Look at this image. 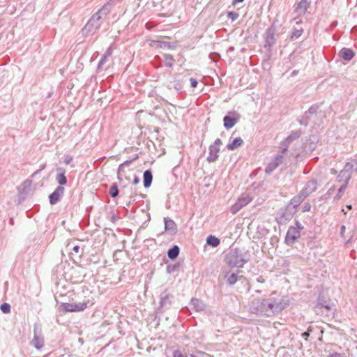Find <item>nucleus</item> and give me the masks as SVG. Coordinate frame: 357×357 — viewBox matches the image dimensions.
<instances>
[{"mask_svg":"<svg viewBox=\"0 0 357 357\" xmlns=\"http://www.w3.org/2000/svg\"><path fill=\"white\" fill-rule=\"evenodd\" d=\"M266 310L265 315L271 317L278 314L289 305L288 297L273 292L265 299Z\"/></svg>","mask_w":357,"mask_h":357,"instance_id":"f257e3e1","label":"nucleus"},{"mask_svg":"<svg viewBox=\"0 0 357 357\" xmlns=\"http://www.w3.org/2000/svg\"><path fill=\"white\" fill-rule=\"evenodd\" d=\"M112 4L110 3H106L102 8H100L96 13H95L89 20L85 27L83 29L84 33L97 30L100 28L103 20L110 13Z\"/></svg>","mask_w":357,"mask_h":357,"instance_id":"f03ea898","label":"nucleus"},{"mask_svg":"<svg viewBox=\"0 0 357 357\" xmlns=\"http://www.w3.org/2000/svg\"><path fill=\"white\" fill-rule=\"evenodd\" d=\"M250 259V255L245 249H231L226 257V262L231 267L241 268Z\"/></svg>","mask_w":357,"mask_h":357,"instance_id":"7ed1b4c3","label":"nucleus"},{"mask_svg":"<svg viewBox=\"0 0 357 357\" xmlns=\"http://www.w3.org/2000/svg\"><path fill=\"white\" fill-rule=\"evenodd\" d=\"M266 298L252 295L248 305V310L253 314L265 315L266 310Z\"/></svg>","mask_w":357,"mask_h":357,"instance_id":"20e7f679","label":"nucleus"},{"mask_svg":"<svg viewBox=\"0 0 357 357\" xmlns=\"http://www.w3.org/2000/svg\"><path fill=\"white\" fill-rule=\"evenodd\" d=\"M317 314H325L326 317L334 316L335 307L331 301H326L321 296L319 297L317 303L314 307Z\"/></svg>","mask_w":357,"mask_h":357,"instance_id":"39448f33","label":"nucleus"},{"mask_svg":"<svg viewBox=\"0 0 357 357\" xmlns=\"http://www.w3.org/2000/svg\"><path fill=\"white\" fill-rule=\"evenodd\" d=\"M93 304V303L92 301L87 300L84 302H75L73 303H65L62 304V307L65 311L73 312L83 311L88 305H92Z\"/></svg>","mask_w":357,"mask_h":357,"instance_id":"423d86ee","label":"nucleus"},{"mask_svg":"<svg viewBox=\"0 0 357 357\" xmlns=\"http://www.w3.org/2000/svg\"><path fill=\"white\" fill-rule=\"evenodd\" d=\"M252 199L249 194H242L237 202L231 206V213H236L243 207L248 204Z\"/></svg>","mask_w":357,"mask_h":357,"instance_id":"0eeeda50","label":"nucleus"},{"mask_svg":"<svg viewBox=\"0 0 357 357\" xmlns=\"http://www.w3.org/2000/svg\"><path fill=\"white\" fill-rule=\"evenodd\" d=\"M287 153H283L282 151L281 153L277 154L272 161H271L265 169V172L268 174H271L280 165H281L284 162V155Z\"/></svg>","mask_w":357,"mask_h":357,"instance_id":"6e6552de","label":"nucleus"},{"mask_svg":"<svg viewBox=\"0 0 357 357\" xmlns=\"http://www.w3.org/2000/svg\"><path fill=\"white\" fill-rule=\"evenodd\" d=\"M239 119V115L236 112H229L228 115L223 119L224 127L226 129L233 128Z\"/></svg>","mask_w":357,"mask_h":357,"instance_id":"1a4fd4ad","label":"nucleus"},{"mask_svg":"<svg viewBox=\"0 0 357 357\" xmlns=\"http://www.w3.org/2000/svg\"><path fill=\"white\" fill-rule=\"evenodd\" d=\"M305 199V197H304L301 192L298 196H295L291 199V202L287 206V208L289 211L291 215L295 213L296 207L298 206Z\"/></svg>","mask_w":357,"mask_h":357,"instance_id":"9d476101","label":"nucleus"},{"mask_svg":"<svg viewBox=\"0 0 357 357\" xmlns=\"http://www.w3.org/2000/svg\"><path fill=\"white\" fill-rule=\"evenodd\" d=\"M34 336L31 342V344L36 349L40 350L44 346V338L41 334L38 331V328L34 327L33 329Z\"/></svg>","mask_w":357,"mask_h":357,"instance_id":"9b49d317","label":"nucleus"},{"mask_svg":"<svg viewBox=\"0 0 357 357\" xmlns=\"http://www.w3.org/2000/svg\"><path fill=\"white\" fill-rule=\"evenodd\" d=\"M299 236L300 231L296 227H291L287 231L285 240L288 244H293Z\"/></svg>","mask_w":357,"mask_h":357,"instance_id":"f8f14e48","label":"nucleus"},{"mask_svg":"<svg viewBox=\"0 0 357 357\" xmlns=\"http://www.w3.org/2000/svg\"><path fill=\"white\" fill-rule=\"evenodd\" d=\"M64 193V188L59 186L56 190L50 195V203L52 205L56 204Z\"/></svg>","mask_w":357,"mask_h":357,"instance_id":"ddd939ff","label":"nucleus"},{"mask_svg":"<svg viewBox=\"0 0 357 357\" xmlns=\"http://www.w3.org/2000/svg\"><path fill=\"white\" fill-rule=\"evenodd\" d=\"M300 137V133L298 132H292L289 137H287L285 140L282 142V151L283 153H287V149L289 144L294 140L298 139Z\"/></svg>","mask_w":357,"mask_h":357,"instance_id":"4468645a","label":"nucleus"},{"mask_svg":"<svg viewBox=\"0 0 357 357\" xmlns=\"http://www.w3.org/2000/svg\"><path fill=\"white\" fill-rule=\"evenodd\" d=\"M317 189V182L314 180L308 181L305 188L301 190V193L305 197V198Z\"/></svg>","mask_w":357,"mask_h":357,"instance_id":"2eb2a0df","label":"nucleus"},{"mask_svg":"<svg viewBox=\"0 0 357 357\" xmlns=\"http://www.w3.org/2000/svg\"><path fill=\"white\" fill-rule=\"evenodd\" d=\"M164 222L165 231L171 235L175 234L177 231V227L175 222L172 220L167 218H164Z\"/></svg>","mask_w":357,"mask_h":357,"instance_id":"dca6fc26","label":"nucleus"},{"mask_svg":"<svg viewBox=\"0 0 357 357\" xmlns=\"http://www.w3.org/2000/svg\"><path fill=\"white\" fill-rule=\"evenodd\" d=\"M310 4V2L308 0H301L296 6L295 12L298 15H304L306 13Z\"/></svg>","mask_w":357,"mask_h":357,"instance_id":"f3484780","label":"nucleus"},{"mask_svg":"<svg viewBox=\"0 0 357 357\" xmlns=\"http://www.w3.org/2000/svg\"><path fill=\"white\" fill-rule=\"evenodd\" d=\"M190 305L192 307V309L195 310L197 312L203 311L206 307V305L204 304V303L202 301L199 300L197 298H192Z\"/></svg>","mask_w":357,"mask_h":357,"instance_id":"a211bd4d","label":"nucleus"},{"mask_svg":"<svg viewBox=\"0 0 357 357\" xmlns=\"http://www.w3.org/2000/svg\"><path fill=\"white\" fill-rule=\"evenodd\" d=\"M220 151V147L211 145L209 147V153L207 157V160L209 162H215L218 158V153Z\"/></svg>","mask_w":357,"mask_h":357,"instance_id":"6ab92c4d","label":"nucleus"},{"mask_svg":"<svg viewBox=\"0 0 357 357\" xmlns=\"http://www.w3.org/2000/svg\"><path fill=\"white\" fill-rule=\"evenodd\" d=\"M340 53L342 58L346 61H350L354 56V52L349 48H342Z\"/></svg>","mask_w":357,"mask_h":357,"instance_id":"aec40b11","label":"nucleus"},{"mask_svg":"<svg viewBox=\"0 0 357 357\" xmlns=\"http://www.w3.org/2000/svg\"><path fill=\"white\" fill-rule=\"evenodd\" d=\"M225 278L228 284L233 285L237 282L238 277L237 273L229 271L225 274Z\"/></svg>","mask_w":357,"mask_h":357,"instance_id":"412c9836","label":"nucleus"},{"mask_svg":"<svg viewBox=\"0 0 357 357\" xmlns=\"http://www.w3.org/2000/svg\"><path fill=\"white\" fill-rule=\"evenodd\" d=\"M153 176L150 170H146L144 173V185L145 188H149L152 182Z\"/></svg>","mask_w":357,"mask_h":357,"instance_id":"4be33fe9","label":"nucleus"},{"mask_svg":"<svg viewBox=\"0 0 357 357\" xmlns=\"http://www.w3.org/2000/svg\"><path fill=\"white\" fill-rule=\"evenodd\" d=\"M243 143V141L241 137H236L231 143L227 144V148L229 150H235L236 149L241 146Z\"/></svg>","mask_w":357,"mask_h":357,"instance_id":"5701e85b","label":"nucleus"},{"mask_svg":"<svg viewBox=\"0 0 357 357\" xmlns=\"http://www.w3.org/2000/svg\"><path fill=\"white\" fill-rule=\"evenodd\" d=\"M206 243L208 245L213 248H216L220 245V241L218 238L215 237V236L210 235L206 238Z\"/></svg>","mask_w":357,"mask_h":357,"instance_id":"b1692460","label":"nucleus"},{"mask_svg":"<svg viewBox=\"0 0 357 357\" xmlns=\"http://www.w3.org/2000/svg\"><path fill=\"white\" fill-rule=\"evenodd\" d=\"M58 171L59 173L56 176V181L58 183L61 185H65L67 183V179L65 176V172L63 169H59Z\"/></svg>","mask_w":357,"mask_h":357,"instance_id":"393cba45","label":"nucleus"},{"mask_svg":"<svg viewBox=\"0 0 357 357\" xmlns=\"http://www.w3.org/2000/svg\"><path fill=\"white\" fill-rule=\"evenodd\" d=\"M179 254V248L177 245H174L173 248L169 249L167 252L168 257L171 259H174L178 257Z\"/></svg>","mask_w":357,"mask_h":357,"instance_id":"a878e982","label":"nucleus"},{"mask_svg":"<svg viewBox=\"0 0 357 357\" xmlns=\"http://www.w3.org/2000/svg\"><path fill=\"white\" fill-rule=\"evenodd\" d=\"M348 180H349V178H347V181L345 182V183L344 185H342L338 190V192L337 194V195L335 197V199L337 200L341 198V197L342 196L347 186V183H348Z\"/></svg>","mask_w":357,"mask_h":357,"instance_id":"bb28decb","label":"nucleus"},{"mask_svg":"<svg viewBox=\"0 0 357 357\" xmlns=\"http://www.w3.org/2000/svg\"><path fill=\"white\" fill-rule=\"evenodd\" d=\"M109 195L112 197H116L119 195V189L116 184H113L109 188Z\"/></svg>","mask_w":357,"mask_h":357,"instance_id":"cd10ccee","label":"nucleus"},{"mask_svg":"<svg viewBox=\"0 0 357 357\" xmlns=\"http://www.w3.org/2000/svg\"><path fill=\"white\" fill-rule=\"evenodd\" d=\"M165 63L166 66H172L174 63V59L171 55L165 54Z\"/></svg>","mask_w":357,"mask_h":357,"instance_id":"c85d7f7f","label":"nucleus"},{"mask_svg":"<svg viewBox=\"0 0 357 357\" xmlns=\"http://www.w3.org/2000/svg\"><path fill=\"white\" fill-rule=\"evenodd\" d=\"M303 29H296L294 30L291 36V39H296L298 38L303 33Z\"/></svg>","mask_w":357,"mask_h":357,"instance_id":"c756f323","label":"nucleus"},{"mask_svg":"<svg viewBox=\"0 0 357 357\" xmlns=\"http://www.w3.org/2000/svg\"><path fill=\"white\" fill-rule=\"evenodd\" d=\"M1 310L3 313H9L10 312V305L8 303H4L0 306Z\"/></svg>","mask_w":357,"mask_h":357,"instance_id":"7c9ffc66","label":"nucleus"},{"mask_svg":"<svg viewBox=\"0 0 357 357\" xmlns=\"http://www.w3.org/2000/svg\"><path fill=\"white\" fill-rule=\"evenodd\" d=\"M227 17L232 21H234L238 17V14L236 12L230 11L228 12Z\"/></svg>","mask_w":357,"mask_h":357,"instance_id":"2f4dec72","label":"nucleus"},{"mask_svg":"<svg viewBox=\"0 0 357 357\" xmlns=\"http://www.w3.org/2000/svg\"><path fill=\"white\" fill-rule=\"evenodd\" d=\"M107 58L108 57H107V55H104L103 56V57L101 59V60L100 61V62L98 63V68L99 69L103 68V66L105 63Z\"/></svg>","mask_w":357,"mask_h":357,"instance_id":"473e14b6","label":"nucleus"},{"mask_svg":"<svg viewBox=\"0 0 357 357\" xmlns=\"http://www.w3.org/2000/svg\"><path fill=\"white\" fill-rule=\"evenodd\" d=\"M72 161H73V157L71 155H67L65 156L64 163L66 165L70 164Z\"/></svg>","mask_w":357,"mask_h":357,"instance_id":"72a5a7b5","label":"nucleus"},{"mask_svg":"<svg viewBox=\"0 0 357 357\" xmlns=\"http://www.w3.org/2000/svg\"><path fill=\"white\" fill-rule=\"evenodd\" d=\"M311 208V206L310 204L308 203H305L304 204V206H303V212H307V211H309Z\"/></svg>","mask_w":357,"mask_h":357,"instance_id":"f704fd0d","label":"nucleus"},{"mask_svg":"<svg viewBox=\"0 0 357 357\" xmlns=\"http://www.w3.org/2000/svg\"><path fill=\"white\" fill-rule=\"evenodd\" d=\"M190 85L192 87L195 88L197 86V81L194 78H190Z\"/></svg>","mask_w":357,"mask_h":357,"instance_id":"c9c22d12","label":"nucleus"},{"mask_svg":"<svg viewBox=\"0 0 357 357\" xmlns=\"http://www.w3.org/2000/svg\"><path fill=\"white\" fill-rule=\"evenodd\" d=\"M327 357H344V355L340 353H333L329 354Z\"/></svg>","mask_w":357,"mask_h":357,"instance_id":"e433bc0d","label":"nucleus"},{"mask_svg":"<svg viewBox=\"0 0 357 357\" xmlns=\"http://www.w3.org/2000/svg\"><path fill=\"white\" fill-rule=\"evenodd\" d=\"M174 357H188V356L185 354H183L180 351H176L174 354Z\"/></svg>","mask_w":357,"mask_h":357,"instance_id":"4c0bfd02","label":"nucleus"},{"mask_svg":"<svg viewBox=\"0 0 357 357\" xmlns=\"http://www.w3.org/2000/svg\"><path fill=\"white\" fill-rule=\"evenodd\" d=\"M317 107H315V106H312V107H311L308 109L307 113H309V114H314V113H315V112H317Z\"/></svg>","mask_w":357,"mask_h":357,"instance_id":"58836bf2","label":"nucleus"},{"mask_svg":"<svg viewBox=\"0 0 357 357\" xmlns=\"http://www.w3.org/2000/svg\"><path fill=\"white\" fill-rule=\"evenodd\" d=\"M221 144H222L221 139H217L212 145L215 146L216 147H220Z\"/></svg>","mask_w":357,"mask_h":357,"instance_id":"ea45409f","label":"nucleus"},{"mask_svg":"<svg viewBox=\"0 0 357 357\" xmlns=\"http://www.w3.org/2000/svg\"><path fill=\"white\" fill-rule=\"evenodd\" d=\"M311 331L310 328H308L307 331L303 333L302 336L306 340L307 337L310 335V332Z\"/></svg>","mask_w":357,"mask_h":357,"instance_id":"a19ab883","label":"nucleus"},{"mask_svg":"<svg viewBox=\"0 0 357 357\" xmlns=\"http://www.w3.org/2000/svg\"><path fill=\"white\" fill-rule=\"evenodd\" d=\"M346 231V227L344 225H342L340 228V236L342 237H344V233Z\"/></svg>","mask_w":357,"mask_h":357,"instance_id":"79ce46f5","label":"nucleus"},{"mask_svg":"<svg viewBox=\"0 0 357 357\" xmlns=\"http://www.w3.org/2000/svg\"><path fill=\"white\" fill-rule=\"evenodd\" d=\"M112 50L111 47H109L104 55H107V57H109L112 55Z\"/></svg>","mask_w":357,"mask_h":357,"instance_id":"37998d69","label":"nucleus"},{"mask_svg":"<svg viewBox=\"0 0 357 357\" xmlns=\"http://www.w3.org/2000/svg\"><path fill=\"white\" fill-rule=\"evenodd\" d=\"M72 250L76 252V253H79V250H80V248L79 245H74L72 248Z\"/></svg>","mask_w":357,"mask_h":357,"instance_id":"c03bdc74","label":"nucleus"},{"mask_svg":"<svg viewBox=\"0 0 357 357\" xmlns=\"http://www.w3.org/2000/svg\"><path fill=\"white\" fill-rule=\"evenodd\" d=\"M257 282H261V283H263V282H265V279L263 277H261V276L259 277L257 279Z\"/></svg>","mask_w":357,"mask_h":357,"instance_id":"a18cd8bd","label":"nucleus"},{"mask_svg":"<svg viewBox=\"0 0 357 357\" xmlns=\"http://www.w3.org/2000/svg\"><path fill=\"white\" fill-rule=\"evenodd\" d=\"M139 182V178L137 176H135V178H134V180H133V183L134 184H137Z\"/></svg>","mask_w":357,"mask_h":357,"instance_id":"49530a36","label":"nucleus"},{"mask_svg":"<svg viewBox=\"0 0 357 357\" xmlns=\"http://www.w3.org/2000/svg\"><path fill=\"white\" fill-rule=\"evenodd\" d=\"M244 0H233V4L235 5L238 3H241L243 2Z\"/></svg>","mask_w":357,"mask_h":357,"instance_id":"de8ad7c7","label":"nucleus"},{"mask_svg":"<svg viewBox=\"0 0 357 357\" xmlns=\"http://www.w3.org/2000/svg\"><path fill=\"white\" fill-rule=\"evenodd\" d=\"M353 241V235H351L347 241L346 243L349 244Z\"/></svg>","mask_w":357,"mask_h":357,"instance_id":"09e8293b","label":"nucleus"},{"mask_svg":"<svg viewBox=\"0 0 357 357\" xmlns=\"http://www.w3.org/2000/svg\"><path fill=\"white\" fill-rule=\"evenodd\" d=\"M296 225H297V229L300 231V229H303V227L301 226V225L298 222L296 223Z\"/></svg>","mask_w":357,"mask_h":357,"instance_id":"8fccbe9b","label":"nucleus"},{"mask_svg":"<svg viewBox=\"0 0 357 357\" xmlns=\"http://www.w3.org/2000/svg\"><path fill=\"white\" fill-rule=\"evenodd\" d=\"M295 158H298L300 155V153L298 152H295L293 153Z\"/></svg>","mask_w":357,"mask_h":357,"instance_id":"3c124183","label":"nucleus"},{"mask_svg":"<svg viewBox=\"0 0 357 357\" xmlns=\"http://www.w3.org/2000/svg\"><path fill=\"white\" fill-rule=\"evenodd\" d=\"M162 45H163L164 47H169V44L168 43H165V42H164V43H162Z\"/></svg>","mask_w":357,"mask_h":357,"instance_id":"603ef678","label":"nucleus"},{"mask_svg":"<svg viewBox=\"0 0 357 357\" xmlns=\"http://www.w3.org/2000/svg\"><path fill=\"white\" fill-rule=\"evenodd\" d=\"M273 40V36H271L270 37V38H268V39H267V42L270 43V41H271V40Z\"/></svg>","mask_w":357,"mask_h":357,"instance_id":"864d4df0","label":"nucleus"},{"mask_svg":"<svg viewBox=\"0 0 357 357\" xmlns=\"http://www.w3.org/2000/svg\"><path fill=\"white\" fill-rule=\"evenodd\" d=\"M333 189L330 188V189H329V190H328V194H331V193L333 192Z\"/></svg>","mask_w":357,"mask_h":357,"instance_id":"5fc2aeb1","label":"nucleus"},{"mask_svg":"<svg viewBox=\"0 0 357 357\" xmlns=\"http://www.w3.org/2000/svg\"><path fill=\"white\" fill-rule=\"evenodd\" d=\"M347 208L349 210H350V209H351V205H347Z\"/></svg>","mask_w":357,"mask_h":357,"instance_id":"6e6d98bb","label":"nucleus"},{"mask_svg":"<svg viewBox=\"0 0 357 357\" xmlns=\"http://www.w3.org/2000/svg\"><path fill=\"white\" fill-rule=\"evenodd\" d=\"M342 211L344 212V214L347 213V209H342Z\"/></svg>","mask_w":357,"mask_h":357,"instance_id":"4d7b16f0","label":"nucleus"},{"mask_svg":"<svg viewBox=\"0 0 357 357\" xmlns=\"http://www.w3.org/2000/svg\"><path fill=\"white\" fill-rule=\"evenodd\" d=\"M342 211L344 212V214L347 213V209H342Z\"/></svg>","mask_w":357,"mask_h":357,"instance_id":"13d9d810","label":"nucleus"},{"mask_svg":"<svg viewBox=\"0 0 357 357\" xmlns=\"http://www.w3.org/2000/svg\"><path fill=\"white\" fill-rule=\"evenodd\" d=\"M344 173H345V172H344V171H342V172H340V176L341 174H344Z\"/></svg>","mask_w":357,"mask_h":357,"instance_id":"bf43d9fd","label":"nucleus"},{"mask_svg":"<svg viewBox=\"0 0 357 357\" xmlns=\"http://www.w3.org/2000/svg\"><path fill=\"white\" fill-rule=\"evenodd\" d=\"M163 303H165V300L164 298H162L161 303L162 304Z\"/></svg>","mask_w":357,"mask_h":357,"instance_id":"052dcab7","label":"nucleus"},{"mask_svg":"<svg viewBox=\"0 0 357 357\" xmlns=\"http://www.w3.org/2000/svg\"><path fill=\"white\" fill-rule=\"evenodd\" d=\"M202 354H203V355H205L206 356H209V357H210V356H209L208 354H204V353H202Z\"/></svg>","mask_w":357,"mask_h":357,"instance_id":"680f3d73","label":"nucleus"},{"mask_svg":"<svg viewBox=\"0 0 357 357\" xmlns=\"http://www.w3.org/2000/svg\"><path fill=\"white\" fill-rule=\"evenodd\" d=\"M280 351H281V350H280V349H279V350L278 351L277 354H278V355H279V354L280 353Z\"/></svg>","mask_w":357,"mask_h":357,"instance_id":"e2e57ef3","label":"nucleus"},{"mask_svg":"<svg viewBox=\"0 0 357 357\" xmlns=\"http://www.w3.org/2000/svg\"><path fill=\"white\" fill-rule=\"evenodd\" d=\"M256 292H257V293H260L261 291H259V290H257V291H256Z\"/></svg>","mask_w":357,"mask_h":357,"instance_id":"0e129e2a","label":"nucleus"}]
</instances>
